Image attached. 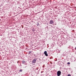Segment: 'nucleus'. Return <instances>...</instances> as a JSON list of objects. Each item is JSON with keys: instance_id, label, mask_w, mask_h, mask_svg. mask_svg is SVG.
<instances>
[{"instance_id": "nucleus-1", "label": "nucleus", "mask_w": 76, "mask_h": 76, "mask_svg": "<svg viewBox=\"0 0 76 76\" xmlns=\"http://www.w3.org/2000/svg\"><path fill=\"white\" fill-rule=\"evenodd\" d=\"M61 72L60 71H58L57 72V76H60L61 75Z\"/></svg>"}, {"instance_id": "nucleus-2", "label": "nucleus", "mask_w": 76, "mask_h": 76, "mask_svg": "<svg viewBox=\"0 0 76 76\" xmlns=\"http://www.w3.org/2000/svg\"><path fill=\"white\" fill-rule=\"evenodd\" d=\"M37 58H34L33 60L32 61V63H36V61H37Z\"/></svg>"}, {"instance_id": "nucleus-3", "label": "nucleus", "mask_w": 76, "mask_h": 76, "mask_svg": "<svg viewBox=\"0 0 76 76\" xmlns=\"http://www.w3.org/2000/svg\"><path fill=\"white\" fill-rule=\"evenodd\" d=\"M44 54L46 56V57H47L48 56V54L47 53V52L46 51H45L44 52Z\"/></svg>"}, {"instance_id": "nucleus-4", "label": "nucleus", "mask_w": 76, "mask_h": 76, "mask_svg": "<svg viewBox=\"0 0 76 76\" xmlns=\"http://www.w3.org/2000/svg\"><path fill=\"white\" fill-rule=\"evenodd\" d=\"M50 22L49 23L50 24H51L52 25H53L54 23V22L53 21V20H50L49 21Z\"/></svg>"}, {"instance_id": "nucleus-5", "label": "nucleus", "mask_w": 76, "mask_h": 76, "mask_svg": "<svg viewBox=\"0 0 76 76\" xmlns=\"http://www.w3.org/2000/svg\"><path fill=\"white\" fill-rule=\"evenodd\" d=\"M22 64H25V61H22Z\"/></svg>"}, {"instance_id": "nucleus-6", "label": "nucleus", "mask_w": 76, "mask_h": 76, "mask_svg": "<svg viewBox=\"0 0 76 76\" xmlns=\"http://www.w3.org/2000/svg\"><path fill=\"white\" fill-rule=\"evenodd\" d=\"M32 30V32H34V31H35V29H34V28H33Z\"/></svg>"}, {"instance_id": "nucleus-7", "label": "nucleus", "mask_w": 76, "mask_h": 76, "mask_svg": "<svg viewBox=\"0 0 76 76\" xmlns=\"http://www.w3.org/2000/svg\"><path fill=\"white\" fill-rule=\"evenodd\" d=\"M32 51H29L28 54H32Z\"/></svg>"}, {"instance_id": "nucleus-8", "label": "nucleus", "mask_w": 76, "mask_h": 76, "mask_svg": "<svg viewBox=\"0 0 76 76\" xmlns=\"http://www.w3.org/2000/svg\"><path fill=\"white\" fill-rule=\"evenodd\" d=\"M37 26H39V23H37Z\"/></svg>"}, {"instance_id": "nucleus-9", "label": "nucleus", "mask_w": 76, "mask_h": 76, "mask_svg": "<svg viewBox=\"0 0 76 76\" xmlns=\"http://www.w3.org/2000/svg\"><path fill=\"white\" fill-rule=\"evenodd\" d=\"M22 70H23L22 69H20L19 70V72H22Z\"/></svg>"}, {"instance_id": "nucleus-10", "label": "nucleus", "mask_w": 76, "mask_h": 76, "mask_svg": "<svg viewBox=\"0 0 76 76\" xmlns=\"http://www.w3.org/2000/svg\"><path fill=\"white\" fill-rule=\"evenodd\" d=\"M67 76H72L70 74H68L67 75Z\"/></svg>"}, {"instance_id": "nucleus-11", "label": "nucleus", "mask_w": 76, "mask_h": 76, "mask_svg": "<svg viewBox=\"0 0 76 76\" xmlns=\"http://www.w3.org/2000/svg\"><path fill=\"white\" fill-rule=\"evenodd\" d=\"M70 64V63L69 62H68L67 63V64L68 65V64Z\"/></svg>"}, {"instance_id": "nucleus-12", "label": "nucleus", "mask_w": 76, "mask_h": 76, "mask_svg": "<svg viewBox=\"0 0 76 76\" xmlns=\"http://www.w3.org/2000/svg\"><path fill=\"white\" fill-rule=\"evenodd\" d=\"M21 26L22 27V28H23V26L21 25Z\"/></svg>"}, {"instance_id": "nucleus-13", "label": "nucleus", "mask_w": 76, "mask_h": 76, "mask_svg": "<svg viewBox=\"0 0 76 76\" xmlns=\"http://www.w3.org/2000/svg\"><path fill=\"white\" fill-rule=\"evenodd\" d=\"M68 48H70V46H69V47H68Z\"/></svg>"}, {"instance_id": "nucleus-14", "label": "nucleus", "mask_w": 76, "mask_h": 76, "mask_svg": "<svg viewBox=\"0 0 76 76\" xmlns=\"http://www.w3.org/2000/svg\"><path fill=\"white\" fill-rule=\"evenodd\" d=\"M45 66V65L44 64V65L42 66V67H44V66Z\"/></svg>"}, {"instance_id": "nucleus-15", "label": "nucleus", "mask_w": 76, "mask_h": 76, "mask_svg": "<svg viewBox=\"0 0 76 76\" xmlns=\"http://www.w3.org/2000/svg\"><path fill=\"white\" fill-rule=\"evenodd\" d=\"M75 50H76V48H75Z\"/></svg>"}, {"instance_id": "nucleus-16", "label": "nucleus", "mask_w": 76, "mask_h": 76, "mask_svg": "<svg viewBox=\"0 0 76 76\" xmlns=\"http://www.w3.org/2000/svg\"><path fill=\"white\" fill-rule=\"evenodd\" d=\"M37 69V70H38V69Z\"/></svg>"}, {"instance_id": "nucleus-17", "label": "nucleus", "mask_w": 76, "mask_h": 76, "mask_svg": "<svg viewBox=\"0 0 76 76\" xmlns=\"http://www.w3.org/2000/svg\"><path fill=\"white\" fill-rule=\"evenodd\" d=\"M45 24H46V23H45Z\"/></svg>"}, {"instance_id": "nucleus-18", "label": "nucleus", "mask_w": 76, "mask_h": 76, "mask_svg": "<svg viewBox=\"0 0 76 76\" xmlns=\"http://www.w3.org/2000/svg\"><path fill=\"white\" fill-rule=\"evenodd\" d=\"M18 8H19V7H18Z\"/></svg>"}, {"instance_id": "nucleus-19", "label": "nucleus", "mask_w": 76, "mask_h": 76, "mask_svg": "<svg viewBox=\"0 0 76 76\" xmlns=\"http://www.w3.org/2000/svg\"><path fill=\"white\" fill-rule=\"evenodd\" d=\"M47 24H48V23H47Z\"/></svg>"}, {"instance_id": "nucleus-20", "label": "nucleus", "mask_w": 76, "mask_h": 76, "mask_svg": "<svg viewBox=\"0 0 76 76\" xmlns=\"http://www.w3.org/2000/svg\"><path fill=\"white\" fill-rule=\"evenodd\" d=\"M50 59H51V58H50Z\"/></svg>"}]
</instances>
